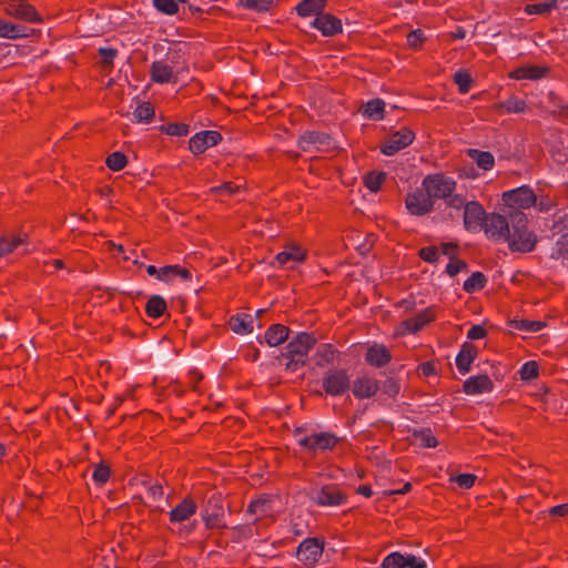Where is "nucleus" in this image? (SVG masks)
Masks as SVG:
<instances>
[{
    "label": "nucleus",
    "instance_id": "nucleus-27",
    "mask_svg": "<svg viewBox=\"0 0 568 568\" xmlns=\"http://www.w3.org/2000/svg\"><path fill=\"white\" fill-rule=\"evenodd\" d=\"M151 78L158 83L171 82L173 78V69L163 61H154L151 65Z\"/></svg>",
    "mask_w": 568,
    "mask_h": 568
},
{
    "label": "nucleus",
    "instance_id": "nucleus-9",
    "mask_svg": "<svg viewBox=\"0 0 568 568\" xmlns=\"http://www.w3.org/2000/svg\"><path fill=\"white\" fill-rule=\"evenodd\" d=\"M415 140V133L407 126L400 128L389 134L385 142L381 145V152L385 155H394L398 151L407 148Z\"/></svg>",
    "mask_w": 568,
    "mask_h": 568
},
{
    "label": "nucleus",
    "instance_id": "nucleus-3",
    "mask_svg": "<svg viewBox=\"0 0 568 568\" xmlns=\"http://www.w3.org/2000/svg\"><path fill=\"white\" fill-rule=\"evenodd\" d=\"M202 507V519L206 529L227 528L224 518L226 513H230V507L225 506V501L221 493L212 491L207 494Z\"/></svg>",
    "mask_w": 568,
    "mask_h": 568
},
{
    "label": "nucleus",
    "instance_id": "nucleus-59",
    "mask_svg": "<svg viewBox=\"0 0 568 568\" xmlns=\"http://www.w3.org/2000/svg\"><path fill=\"white\" fill-rule=\"evenodd\" d=\"M175 272V265H165L160 268L159 280L163 282H170L173 277L176 276Z\"/></svg>",
    "mask_w": 568,
    "mask_h": 568
},
{
    "label": "nucleus",
    "instance_id": "nucleus-10",
    "mask_svg": "<svg viewBox=\"0 0 568 568\" xmlns=\"http://www.w3.org/2000/svg\"><path fill=\"white\" fill-rule=\"evenodd\" d=\"M7 14L27 22H40L41 18L36 8L27 0H6L3 1Z\"/></svg>",
    "mask_w": 568,
    "mask_h": 568
},
{
    "label": "nucleus",
    "instance_id": "nucleus-2",
    "mask_svg": "<svg viewBox=\"0 0 568 568\" xmlns=\"http://www.w3.org/2000/svg\"><path fill=\"white\" fill-rule=\"evenodd\" d=\"M317 338L314 334L301 332L296 334L285 346L277 359L282 363L286 359L285 369L295 373L307 364L308 352L316 345Z\"/></svg>",
    "mask_w": 568,
    "mask_h": 568
},
{
    "label": "nucleus",
    "instance_id": "nucleus-45",
    "mask_svg": "<svg viewBox=\"0 0 568 568\" xmlns=\"http://www.w3.org/2000/svg\"><path fill=\"white\" fill-rule=\"evenodd\" d=\"M153 6L162 13L172 16L179 11L176 0H153Z\"/></svg>",
    "mask_w": 568,
    "mask_h": 568
},
{
    "label": "nucleus",
    "instance_id": "nucleus-55",
    "mask_svg": "<svg viewBox=\"0 0 568 568\" xmlns=\"http://www.w3.org/2000/svg\"><path fill=\"white\" fill-rule=\"evenodd\" d=\"M28 30L29 29L22 24H16V23L10 22L9 30H8L10 37H8V38L9 39H18V38L28 37L29 36Z\"/></svg>",
    "mask_w": 568,
    "mask_h": 568
},
{
    "label": "nucleus",
    "instance_id": "nucleus-8",
    "mask_svg": "<svg viewBox=\"0 0 568 568\" xmlns=\"http://www.w3.org/2000/svg\"><path fill=\"white\" fill-rule=\"evenodd\" d=\"M325 548L324 538L310 537L304 539L296 550L297 559L307 567H313L318 562Z\"/></svg>",
    "mask_w": 568,
    "mask_h": 568
},
{
    "label": "nucleus",
    "instance_id": "nucleus-26",
    "mask_svg": "<svg viewBox=\"0 0 568 568\" xmlns=\"http://www.w3.org/2000/svg\"><path fill=\"white\" fill-rule=\"evenodd\" d=\"M326 2V0H303L297 4L296 11L301 17H308L311 14L318 17L324 12Z\"/></svg>",
    "mask_w": 568,
    "mask_h": 568
},
{
    "label": "nucleus",
    "instance_id": "nucleus-58",
    "mask_svg": "<svg viewBox=\"0 0 568 568\" xmlns=\"http://www.w3.org/2000/svg\"><path fill=\"white\" fill-rule=\"evenodd\" d=\"M487 329L483 325H473L467 333V337L471 341L486 337Z\"/></svg>",
    "mask_w": 568,
    "mask_h": 568
},
{
    "label": "nucleus",
    "instance_id": "nucleus-29",
    "mask_svg": "<svg viewBox=\"0 0 568 568\" xmlns=\"http://www.w3.org/2000/svg\"><path fill=\"white\" fill-rule=\"evenodd\" d=\"M168 308L166 301L160 295H152L145 305V313L151 318L161 317Z\"/></svg>",
    "mask_w": 568,
    "mask_h": 568
},
{
    "label": "nucleus",
    "instance_id": "nucleus-30",
    "mask_svg": "<svg viewBox=\"0 0 568 568\" xmlns=\"http://www.w3.org/2000/svg\"><path fill=\"white\" fill-rule=\"evenodd\" d=\"M467 154L471 158L478 168L487 171L490 170L495 164V158L493 153L488 151H480L477 149H468Z\"/></svg>",
    "mask_w": 568,
    "mask_h": 568
},
{
    "label": "nucleus",
    "instance_id": "nucleus-42",
    "mask_svg": "<svg viewBox=\"0 0 568 568\" xmlns=\"http://www.w3.org/2000/svg\"><path fill=\"white\" fill-rule=\"evenodd\" d=\"M274 3V0H240V4L246 9L255 10L257 12L268 11Z\"/></svg>",
    "mask_w": 568,
    "mask_h": 568
},
{
    "label": "nucleus",
    "instance_id": "nucleus-61",
    "mask_svg": "<svg viewBox=\"0 0 568 568\" xmlns=\"http://www.w3.org/2000/svg\"><path fill=\"white\" fill-rule=\"evenodd\" d=\"M418 371L425 376L436 375V364L433 361H427L418 365Z\"/></svg>",
    "mask_w": 568,
    "mask_h": 568
},
{
    "label": "nucleus",
    "instance_id": "nucleus-4",
    "mask_svg": "<svg viewBox=\"0 0 568 568\" xmlns=\"http://www.w3.org/2000/svg\"><path fill=\"white\" fill-rule=\"evenodd\" d=\"M496 220L497 213L493 212L488 216L484 207L477 202H469L465 205L464 225L467 231L484 230L487 234L490 233L494 236L497 233L494 230Z\"/></svg>",
    "mask_w": 568,
    "mask_h": 568
},
{
    "label": "nucleus",
    "instance_id": "nucleus-49",
    "mask_svg": "<svg viewBox=\"0 0 568 568\" xmlns=\"http://www.w3.org/2000/svg\"><path fill=\"white\" fill-rule=\"evenodd\" d=\"M514 327L524 332H539L544 327V323L539 321H514L510 323Z\"/></svg>",
    "mask_w": 568,
    "mask_h": 568
},
{
    "label": "nucleus",
    "instance_id": "nucleus-1",
    "mask_svg": "<svg viewBox=\"0 0 568 568\" xmlns=\"http://www.w3.org/2000/svg\"><path fill=\"white\" fill-rule=\"evenodd\" d=\"M503 239L511 252L528 253L535 250L537 236L528 227L525 213H516L511 217L499 215V240Z\"/></svg>",
    "mask_w": 568,
    "mask_h": 568
},
{
    "label": "nucleus",
    "instance_id": "nucleus-24",
    "mask_svg": "<svg viewBox=\"0 0 568 568\" xmlns=\"http://www.w3.org/2000/svg\"><path fill=\"white\" fill-rule=\"evenodd\" d=\"M290 335V328L283 324H273L265 332V342L270 346H278L284 343Z\"/></svg>",
    "mask_w": 568,
    "mask_h": 568
},
{
    "label": "nucleus",
    "instance_id": "nucleus-23",
    "mask_svg": "<svg viewBox=\"0 0 568 568\" xmlns=\"http://www.w3.org/2000/svg\"><path fill=\"white\" fill-rule=\"evenodd\" d=\"M28 239L29 236L27 233L0 236V257L10 254L19 245L26 244Z\"/></svg>",
    "mask_w": 568,
    "mask_h": 568
},
{
    "label": "nucleus",
    "instance_id": "nucleus-53",
    "mask_svg": "<svg viewBox=\"0 0 568 568\" xmlns=\"http://www.w3.org/2000/svg\"><path fill=\"white\" fill-rule=\"evenodd\" d=\"M519 373L524 381L535 378L538 375V365L534 361L527 362L521 366Z\"/></svg>",
    "mask_w": 568,
    "mask_h": 568
},
{
    "label": "nucleus",
    "instance_id": "nucleus-14",
    "mask_svg": "<svg viewBox=\"0 0 568 568\" xmlns=\"http://www.w3.org/2000/svg\"><path fill=\"white\" fill-rule=\"evenodd\" d=\"M313 499L320 506H338L346 501L347 496L336 485H326Z\"/></svg>",
    "mask_w": 568,
    "mask_h": 568
},
{
    "label": "nucleus",
    "instance_id": "nucleus-62",
    "mask_svg": "<svg viewBox=\"0 0 568 568\" xmlns=\"http://www.w3.org/2000/svg\"><path fill=\"white\" fill-rule=\"evenodd\" d=\"M440 247L443 254L447 255L449 260H453L458 251V244L453 242L443 243Z\"/></svg>",
    "mask_w": 568,
    "mask_h": 568
},
{
    "label": "nucleus",
    "instance_id": "nucleus-5",
    "mask_svg": "<svg viewBox=\"0 0 568 568\" xmlns=\"http://www.w3.org/2000/svg\"><path fill=\"white\" fill-rule=\"evenodd\" d=\"M503 213L501 217H511L516 213H524L523 210L529 209L536 203V195L528 186H520L503 193Z\"/></svg>",
    "mask_w": 568,
    "mask_h": 568
},
{
    "label": "nucleus",
    "instance_id": "nucleus-21",
    "mask_svg": "<svg viewBox=\"0 0 568 568\" xmlns=\"http://www.w3.org/2000/svg\"><path fill=\"white\" fill-rule=\"evenodd\" d=\"M477 347L473 343L465 342L462 345L460 351L456 357V366L460 374L465 375L470 371L471 363L477 357Z\"/></svg>",
    "mask_w": 568,
    "mask_h": 568
},
{
    "label": "nucleus",
    "instance_id": "nucleus-46",
    "mask_svg": "<svg viewBox=\"0 0 568 568\" xmlns=\"http://www.w3.org/2000/svg\"><path fill=\"white\" fill-rule=\"evenodd\" d=\"M406 40L409 48L419 50L423 47L426 37L422 29H415L407 34Z\"/></svg>",
    "mask_w": 568,
    "mask_h": 568
},
{
    "label": "nucleus",
    "instance_id": "nucleus-12",
    "mask_svg": "<svg viewBox=\"0 0 568 568\" xmlns=\"http://www.w3.org/2000/svg\"><path fill=\"white\" fill-rule=\"evenodd\" d=\"M339 438L333 434V433H320L314 434L311 436H306L298 440V444L308 449L310 452H316V450H332L336 444L338 443Z\"/></svg>",
    "mask_w": 568,
    "mask_h": 568
},
{
    "label": "nucleus",
    "instance_id": "nucleus-60",
    "mask_svg": "<svg viewBox=\"0 0 568 568\" xmlns=\"http://www.w3.org/2000/svg\"><path fill=\"white\" fill-rule=\"evenodd\" d=\"M163 487L159 483L151 485L148 489V497L153 501L160 500L163 497Z\"/></svg>",
    "mask_w": 568,
    "mask_h": 568
},
{
    "label": "nucleus",
    "instance_id": "nucleus-6",
    "mask_svg": "<svg viewBox=\"0 0 568 568\" xmlns=\"http://www.w3.org/2000/svg\"><path fill=\"white\" fill-rule=\"evenodd\" d=\"M424 191L435 203L436 199H446L456 189V182L444 173L428 174L422 182Z\"/></svg>",
    "mask_w": 568,
    "mask_h": 568
},
{
    "label": "nucleus",
    "instance_id": "nucleus-57",
    "mask_svg": "<svg viewBox=\"0 0 568 568\" xmlns=\"http://www.w3.org/2000/svg\"><path fill=\"white\" fill-rule=\"evenodd\" d=\"M445 202L448 206L454 209H462L465 206V199L460 194L450 193L449 196H446Z\"/></svg>",
    "mask_w": 568,
    "mask_h": 568
},
{
    "label": "nucleus",
    "instance_id": "nucleus-35",
    "mask_svg": "<svg viewBox=\"0 0 568 568\" xmlns=\"http://www.w3.org/2000/svg\"><path fill=\"white\" fill-rule=\"evenodd\" d=\"M154 106L151 102H142L136 106V109L133 112L134 118L138 122H145L149 123L154 118Z\"/></svg>",
    "mask_w": 568,
    "mask_h": 568
},
{
    "label": "nucleus",
    "instance_id": "nucleus-54",
    "mask_svg": "<svg viewBox=\"0 0 568 568\" xmlns=\"http://www.w3.org/2000/svg\"><path fill=\"white\" fill-rule=\"evenodd\" d=\"M452 481H455L460 488L469 489L474 486L476 476L473 474H459L450 478Z\"/></svg>",
    "mask_w": 568,
    "mask_h": 568
},
{
    "label": "nucleus",
    "instance_id": "nucleus-48",
    "mask_svg": "<svg viewBox=\"0 0 568 568\" xmlns=\"http://www.w3.org/2000/svg\"><path fill=\"white\" fill-rule=\"evenodd\" d=\"M334 348L331 344H322L316 353V356L320 358L317 361V365L322 366L323 363H332L334 359Z\"/></svg>",
    "mask_w": 568,
    "mask_h": 568
},
{
    "label": "nucleus",
    "instance_id": "nucleus-32",
    "mask_svg": "<svg viewBox=\"0 0 568 568\" xmlns=\"http://www.w3.org/2000/svg\"><path fill=\"white\" fill-rule=\"evenodd\" d=\"M486 276L481 272H474L465 282L463 285V288L467 293H475L477 291H480L486 285Z\"/></svg>",
    "mask_w": 568,
    "mask_h": 568
},
{
    "label": "nucleus",
    "instance_id": "nucleus-25",
    "mask_svg": "<svg viewBox=\"0 0 568 568\" xmlns=\"http://www.w3.org/2000/svg\"><path fill=\"white\" fill-rule=\"evenodd\" d=\"M231 329L236 334H248L253 331V322L251 315L239 313L231 316L229 321Z\"/></svg>",
    "mask_w": 568,
    "mask_h": 568
},
{
    "label": "nucleus",
    "instance_id": "nucleus-37",
    "mask_svg": "<svg viewBox=\"0 0 568 568\" xmlns=\"http://www.w3.org/2000/svg\"><path fill=\"white\" fill-rule=\"evenodd\" d=\"M126 164H128L126 155L123 152H119V151L109 154L105 160V165L111 171H121L122 169L125 168Z\"/></svg>",
    "mask_w": 568,
    "mask_h": 568
},
{
    "label": "nucleus",
    "instance_id": "nucleus-39",
    "mask_svg": "<svg viewBox=\"0 0 568 568\" xmlns=\"http://www.w3.org/2000/svg\"><path fill=\"white\" fill-rule=\"evenodd\" d=\"M453 79L454 82L458 85V90L460 93L465 94L469 92L470 87L473 84V79L468 71L460 69L457 72H455Z\"/></svg>",
    "mask_w": 568,
    "mask_h": 568
},
{
    "label": "nucleus",
    "instance_id": "nucleus-47",
    "mask_svg": "<svg viewBox=\"0 0 568 568\" xmlns=\"http://www.w3.org/2000/svg\"><path fill=\"white\" fill-rule=\"evenodd\" d=\"M382 568H405L404 555L397 551L387 555L382 562Z\"/></svg>",
    "mask_w": 568,
    "mask_h": 568
},
{
    "label": "nucleus",
    "instance_id": "nucleus-40",
    "mask_svg": "<svg viewBox=\"0 0 568 568\" xmlns=\"http://www.w3.org/2000/svg\"><path fill=\"white\" fill-rule=\"evenodd\" d=\"M271 509V500L265 497H261L257 499H254L247 506L246 513L247 514H262L266 515L268 510Z\"/></svg>",
    "mask_w": 568,
    "mask_h": 568
},
{
    "label": "nucleus",
    "instance_id": "nucleus-16",
    "mask_svg": "<svg viewBox=\"0 0 568 568\" xmlns=\"http://www.w3.org/2000/svg\"><path fill=\"white\" fill-rule=\"evenodd\" d=\"M312 26L318 29L325 37H333L343 30L341 19L324 12L314 19Z\"/></svg>",
    "mask_w": 568,
    "mask_h": 568
},
{
    "label": "nucleus",
    "instance_id": "nucleus-44",
    "mask_svg": "<svg viewBox=\"0 0 568 568\" xmlns=\"http://www.w3.org/2000/svg\"><path fill=\"white\" fill-rule=\"evenodd\" d=\"M381 388H382L383 394H385L392 398L396 397L400 392L399 382L397 378H395L393 376L387 377L383 382Z\"/></svg>",
    "mask_w": 568,
    "mask_h": 568
},
{
    "label": "nucleus",
    "instance_id": "nucleus-28",
    "mask_svg": "<svg viewBox=\"0 0 568 568\" xmlns=\"http://www.w3.org/2000/svg\"><path fill=\"white\" fill-rule=\"evenodd\" d=\"M305 257H306V251H304L297 246H290L286 250H284L283 252H280L275 256V260L277 261V263L280 265H285L288 262H297V263L303 262L305 260Z\"/></svg>",
    "mask_w": 568,
    "mask_h": 568
},
{
    "label": "nucleus",
    "instance_id": "nucleus-41",
    "mask_svg": "<svg viewBox=\"0 0 568 568\" xmlns=\"http://www.w3.org/2000/svg\"><path fill=\"white\" fill-rule=\"evenodd\" d=\"M413 436L415 438H418L422 440V445L427 448H434L438 445V440L433 435V432L430 428H423L420 430H415L413 433Z\"/></svg>",
    "mask_w": 568,
    "mask_h": 568
},
{
    "label": "nucleus",
    "instance_id": "nucleus-51",
    "mask_svg": "<svg viewBox=\"0 0 568 568\" xmlns=\"http://www.w3.org/2000/svg\"><path fill=\"white\" fill-rule=\"evenodd\" d=\"M468 264L464 260H459L456 256L450 260L446 266V273L449 276H456L459 272L467 271Z\"/></svg>",
    "mask_w": 568,
    "mask_h": 568
},
{
    "label": "nucleus",
    "instance_id": "nucleus-18",
    "mask_svg": "<svg viewBox=\"0 0 568 568\" xmlns=\"http://www.w3.org/2000/svg\"><path fill=\"white\" fill-rule=\"evenodd\" d=\"M378 389V382L368 375L357 377L353 383V394L359 399L374 396Z\"/></svg>",
    "mask_w": 568,
    "mask_h": 568
},
{
    "label": "nucleus",
    "instance_id": "nucleus-13",
    "mask_svg": "<svg viewBox=\"0 0 568 568\" xmlns=\"http://www.w3.org/2000/svg\"><path fill=\"white\" fill-rule=\"evenodd\" d=\"M222 141V134L217 131H201L189 141L190 151L195 154H202L207 148L214 146Z\"/></svg>",
    "mask_w": 568,
    "mask_h": 568
},
{
    "label": "nucleus",
    "instance_id": "nucleus-36",
    "mask_svg": "<svg viewBox=\"0 0 568 568\" xmlns=\"http://www.w3.org/2000/svg\"><path fill=\"white\" fill-rule=\"evenodd\" d=\"M547 71V68L539 67V65H532V67H526L520 70H518L515 73V77L518 79H529V80H537L545 75Z\"/></svg>",
    "mask_w": 568,
    "mask_h": 568
},
{
    "label": "nucleus",
    "instance_id": "nucleus-22",
    "mask_svg": "<svg viewBox=\"0 0 568 568\" xmlns=\"http://www.w3.org/2000/svg\"><path fill=\"white\" fill-rule=\"evenodd\" d=\"M196 503L191 497H185L169 514L171 523H183L196 513Z\"/></svg>",
    "mask_w": 568,
    "mask_h": 568
},
{
    "label": "nucleus",
    "instance_id": "nucleus-15",
    "mask_svg": "<svg viewBox=\"0 0 568 568\" xmlns=\"http://www.w3.org/2000/svg\"><path fill=\"white\" fill-rule=\"evenodd\" d=\"M331 144V135L320 131H306L298 138L297 141L298 148L304 152L310 151L312 145H316V149L320 150L321 146L329 148Z\"/></svg>",
    "mask_w": 568,
    "mask_h": 568
},
{
    "label": "nucleus",
    "instance_id": "nucleus-7",
    "mask_svg": "<svg viewBox=\"0 0 568 568\" xmlns=\"http://www.w3.org/2000/svg\"><path fill=\"white\" fill-rule=\"evenodd\" d=\"M351 378L346 369L335 368L325 373L322 386L327 395L342 396L351 388Z\"/></svg>",
    "mask_w": 568,
    "mask_h": 568
},
{
    "label": "nucleus",
    "instance_id": "nucleus-20",
    "mask_svg": "<svg viewBox=\"0 0 568 568\" xmlns=\"http://www.w3.org/2000/svg\"><path fill=\"white\" fill-rule=\"evenodd\" d=\"M494 389V383L487 375L471 376L463 384V390L467 395H476Z\"/></svg>",
    "mask_w": 568,
    "mask_h": 568
},
{
    "label": "nucleus",
    "instance_id": "nucleus-52",
    "mask_svg": "<svg viewBox=\"0 0 568 568\" xmlns=\"http://www.w3.org/2000/svg\"><path fill=\"white\" fill-rule=\"evenodd\" d=\"M418 256L428 263H435L439 258L438 248L434 245L422 247L418 252Z\"/></svg>",
    "mask_w": 568,
    "mask_h": 568
},
{
    "label": "nucleus",
    "instance_id": "nucleus-31",
    "mask_svg": "<svg viewBox=\"0 0 568 568\" xmlns=\"http://www.w3.org/2000/svg\"><path fill=\"white\" fill-rule=\"evenodd\" d=\"M384 109L385 102L382 99H373L365 104L363 114L368 119L383 120Z\"/></svg>",
    "mask_w": 568,
    "mask_h": 568
},
{
    "label": "nucleus",
    "instance_id": "nucleus-38",
    "mask_svg": "<svg viewBox=\"0 0 568 568\" xmlns=\"http://www.w3.org/2000/svg\"><path fill=\"white\" fill-rule=\"evenodd\" d=\"M110 475V465L106 462L101 460L94 466L92 478L98 485H104L109 480Z\"/></svg>",
    "mask_w": 568,
    "mask_h": 568
},
{
    "label": "nucleus",
    "instance_id": "nucleus-11",
    "mask_svg": "<svg viewBox=\"0 0 568 568\" xmlns=\"http://www.w3.org/2000/svg\"><path fill=\"white\" fill-rule=\"evenodd\" d=\"M405 206L412 215L423 216L434 210V202L425 191L416 189L406 195Z\"/></svg>",
    "mask_w": 568,
    "mask_h": 568
},
{
    "label": "nucleus",
    "instance_id": "nucleus-43",
    "mask_svg": "<svg viewBox=\"0 0 568 568\" xmlns=\"http://www.w3.org/2000/svg\"><path fill=\"white\" fill-rule=\"evenodd\" d=\"M556 4L557 0H548L546 2L528 4L525 11L528 14H545L550 12V10L556 7Z\"/></svg>",
    "mask_w": 568,
    "mask_h": 568
},
{
    "label": "nucleus",
    "instance_id": "nucleus-56",
    "mask_svg": "<svg viewBox=\"0 0 568 568\" xmlns=\"http://www.w3.org/2000/svg\"><path fill=\"white\" fill-rule=\"evenodd\" d=\"M505 109L508 111V112H514V113H520L525 110L526 108V104L523 100L518 99V98H510L506 103H505Z\"/></svg>",
    "mask_w": 568,
    "mask_h": 568
},
{
    "label": "nucleus",
    "instance_id": "nucleus-50",
    "mask_svg": "<svg viewBox=\"0 0 568 568\" xmlns=\"http://www.w3.org/2000/svg\"><path fill=\"white\" fill-rule=\"evenodd\" d=\"M118 51L113 48H100L99 55L101 57V64L103 69H111L113 67V59L116 57Z\"/></svg>",
    "mask_w": 568,
    "mask_h": 568
},
{
    "label": "nucleus",
    "instance_id": "nucleus-63",
    "mask_svg": "<svg viewBox=\"0 0 568 568\" xmlns=\"http://www.w3.org/2000/svg\"><path fill=\"white\" fill-rule=\"evenodd\" d=\"M457 172L460 178L475 179L477 176V173L471 164L458 166Z\"/></svg>",
    "mask_w": 568,
    "mask_h": 568
},
{
    "label": "nucleus",
    "instance_id": "nucleus-64",
    "mask_svg": "<svg viewBox=\"0 0 568 568\" xmlns=\"http://www.w3.org/2000/svg\"><path fill=\"white\" fill-rule=\"evenodd\" d=\"M237 190H239V186L234 185L233 182H224L219 187L212 189V191L227 193V194H233V193L237 192Z\"/></svg>",
    "mask_w": 568,
    "mask_h": 568
},
{
    "label": "nucleus",
    "instance_id": "nucleus-17",
    "mask_svg": "<svg viewBox=\"0 0 568 568\" xmlns=\"http://www.w3.org/2000/svg\"><path fill=\"white\" fill-rule=\"evenodd\" d=\"M365 361L371 366L382 368L390 363L392 354L385 345L375 343L367 348Z\"/></svg>",
    "mask_w": 568,
    "mask_h": 568
},
{
    "label": "nucleus",
    "instance_id": "nucleus-34",
    "mask_svg": "<svg viewBox=\"0 0 568 568\" xmlns=\"http://www.w3.org/2000/svg\"><path fill=\"white\" fill-rule=\"evenodd\" d=\"M159 131L161 133H165L168 135L172 136H186L189 134V125L183 122H173V123H166L162 124L159 128Z\"/></svg>",
    "mask_w": 568,
    "mask_h": 568
},
{
    "label": "nucleus",
    "instance_id": "nucleus-33",
    "mask_svg": "<svg viewBox=\"0 0 568 568\" xmlns=\"http://www.w3.org/2000/svg\"><path fill=\"white\" fill-rule=\"evenodd\" d=\"M385 180H386L385 172L371 171L364 176V185L371 192H377L381 190V186L385 182Z\"/></svg>",
    "mask_w": 568,
    "mask_h": 568
},
{
    "label": "nucleus",
    "instance_id": "nucleus-19",
    "mask_svg": "<svg viewBox=\"0 0 568 568\" xmlns=\"http://www.w3.org/2000/svg\"><path fill=\"white\" fill-rule=\"evenodd\" d=\"M436 318V312L434 307H427L424 311L416 314L414 317L407 318L402 323L405 328L415 334L422 331L427 324L432 323Z\"/></svg>",
    "mask_w": 568,
    "mask_h": 568
}]
</instances>
